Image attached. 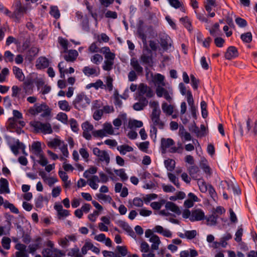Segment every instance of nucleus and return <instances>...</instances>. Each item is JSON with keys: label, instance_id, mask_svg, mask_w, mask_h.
Masks as SVG:
<instances>
[{"label": "nucleus", "instance_id": "nucleus-1", "mask_svg": "<svg viewBox=\"0 0 257 257\" xmlns=\"http://www.w3.org/2000/svg\"><path fill=\"white\" fill-rule=\"evenodd\" d=\"M90 102V99L84 92H81L77 94L72 104L75 108L80 110L86 108L89 105Z\"/></svg>", "mask_w": 257, "mask_h": 257}, {"label": "nucleus", "instance_id": "nucleus-2", "mask_svg": "<svg viewBox=\"0 0 257 257\" xmlns=\"http://www.w3.org/2000/svg\"><path fill=\"white\" fill-rule=\"evenodd\" d=\"M30 125L34 129V132H41L44 134H50L53 133L51 124L49 123H42L39 121L30 122Z\"/></svg>", "mask_w": 257, "mask_h": 257}, {"label": "nucleus", "instance_id": "nucleus-3", "mask_svg": "<svg viewBox=\"0 0 257 257\" xmlns=\"http://www.w3.org/2000/svg\"><path fill=\"white\" fill-rule=\"evenodd\" d=\"M27 9L23 6L20 0L15 2V9L13 13L12 19L17 23L21 22V19L26 12Z\"/></svg>", "mask_w": 257, "mask_h": 257}, {"label": "nucleus", "instance_id": "nucleus-4", "mask_svg": "<svg viewBox=\"0 0 257 257\" xmlns=\"http://www.w3.org/2000/svg\"><path fill=\"white\" fill-rule=\"evenodd\" d=\"M93 153L98 157L100 161L105 162L106 165L109 163L110 157L106 151L100 150L98 148H94L93 149Z\"/></svg>", "mask_w": 257, "mask_h": 257}, {"label": "nucleus", "instance_id": "nucleus-5", "mask_svg": "<svg viewBox=\"0 0 257 257\" xmlns=\"http://www.w3.org/2000/svg\"><path fill=\"white\" fill-rule=\"evenodd\" d=\"M34 79L32 77H28L26 80L24 81L22 87L23 91L24 93L26 94V96L33 94L34 87Z\"/></svg>", "mask_w": 257, "mask_h": 257}, {"label": "nucleus", "instance_id": "nucleus-6", "mask_svg": "<svg viewBox=\"0 0 257 257\" xmlns=\"http://www.w3.org/2000/svg\"><path fill=\"white\" fill-rule=\"evenodd\" d=\"M156 93L158 97H163L167 101L171 102L172 100V98L170 95V92L165 88L162 86H158L156 90Z\"/></svg>", "mask_w": 257, "mask_h": 257}, {"label": "nucleus", "instance_id": "nucleus-7", "mask_svg": "<svg viewBox=\"0 0 257 257\" xmlns=\"http://www.w3.org/2000/svg\"><path fill=\"white\" fill-rule=\"evenodd\" d=\"M63 54V58L67 62H73L78 56V52L75 50H67L66 52H62Z\"/></svg>", "mask_w": 257, "mask_h": 257}, {"label": "nucleus", "instance_id": "nucleus-8", "mask_svg": "<svg viewBox=\"0 0 257 257\" xmlns=\"http://www.w3.org/2000/svg\"><path fill=\"white\" fill-rule=\"evenodd\" d=\"M44 257H61L64 254L56 248H45L42 251Z\"/></svg>", "mask_w": 257, "mask_h": 257}, {"label": "nucleus", "instance_id": "nucleus-9", "mask_svg": "<svg viewBox=\"0 0 257 257\" xmlns=\"http://www.w3.org/2000/svg\"><path fill=\"white\" fill-rule=\"evenodd\" d=\"M42 238L40 236L36 237L34 240L33 243L30 244L28 246V252L30 253H34L42 246Z\"/></svg>", "mask_w": 257, "mask_h": 257}, {"label": "nucleus", "instance_id": "nucleus-10", "mask_svg": "<svg viewBox=\"0 0 257 257\" xmlns=\"http://www.w3.org/2000/svg\"><path fill=\"white\" fill-rule=\"evenodd\" d=\"M76 237L75 235H67L65 237L60 238L58 240L59 244L63 248H66L69 246V240L75 242L76 241Z\"/></svg>", "mask_w": 257, "mask_h": 257}, {"label": "nucleus", "instance_id": "nucleus-11", "mask_svg": "<svg viewBox=\"0 0 257 257\" xmlns=\"http://www.w3.org/2000/svg\"><path fill=\"white\" fill-rule=\"evenodd\" d=\"M161 113L155 114H151L150 117L152 121L151 125L158 127L159 129L162 130L165 126L164 122L160 119Z\"/></svg>", "mask_w": 257, "mask_h": 257}, {"label": "nucleus", "instance_id": "nucleus-12", "mask_svg": "<svg viewBox=\"0 0 257 257\" xmlns=\"http://www.w3.org/2000/svg\"><path fill=\"white\" fill-rule=\"evenodd\" d=\"M160 40V45L164 50H168L169 48L171 46L172 40L168 35L165 34L161 35Z\"/></svg>", "mask_w": 257, "mask_h": 257}, {"label": "nucleus", "instance_id": "nucleus-13", "mask_svg": "<svg viewBox=\"0 0 257 257\" xmlns=\"http://www.w3.org/2000/svg\"><path fill=\"white\" fill-rule=\"evenodd\" d=\"M238 56V52L237 48L234 46H229L228 47L224 57L227 60H231L237 57Z\"/></svg>", "mask_w": 257, "mask_h": 257}, {"label": "nucleus", "instance_id": "nucleus-14", "mask_svg": "<svg viewBox=\"0 0 257 257\" xmlns=\"http://www.w3.org/2000/svg\"><path fill=\"white\" fill-rule=\"evenodd\" d=\"M139 102L133 105V108L137 111L143 110L148 104V101L145 97H139Z\"/></svg>", "mask_w": 257, "mask_h": 257}, {"label": "nucleus", "instance_id": "nucleus-15", "mask_svg": "<svg viewBox=\"0 0 257 257\" xmlns=\"http://www.w3.org/2000/svg\"><path fill=\"white\" fill-rule=\"evenodd\" d=\"M205 215L201 209H196L192 211L190 220L191 221H200L204 219Z\"/></svg>", "mask_w": 257, "mask_h": 257}, {"label": "nucleus", "instance_id": "nucleus-16", "mask_svg": "<svg viewBox=\"0 0 257 257\" xmlns=\"http://www.w3.org/2000/svg\"><path fill=\"white\" fill-rule=\"evenodd\" d=\"M11 149L15 155H17L19 154V149L22 150L23 154L26 155L25 151V145L23 143L20 142L18 140L16 141L15 145L11 146Z\"/></svg>", "mask_w": 257, "mask_h": 257}, {"label": "nucleus", "instance_id": "nucleus-17", "mask_svg": "<svg viewBox=\"0 0 257 257\" xmlns=\"http://www.w3.org/2000/svg\"><path fill=\"white\" fill-rule=\"evenodd\" d=\"M12 96L13 97L17 98L18 99H23L26 97V94L24 91L22 92L21 88H19L17 85H14L12 87Z\"/></svg>", "mask_w": 257, "mask_h": 257}, {"label": "nucleus", "instance_id": "nucleus-18", "mask_svg": "<svg viewBox=\"0 0 257 257\" xmlns=\"http://www.w3.org/2000/svg\"><path fill=\"white\" fill-rule=\"evenodd\" d=\"M82 72L87 76H90L92 75L98 76L100 73L99 68H91L89 66H85L83 68Z\"/></svg>", "mask_w": 257, "mask_h": 257}, {"label": "nucleus", "instance_id": "nucleus-19", "mask_svg": "<svg viewBox=\"0 0 257 257\" xmlns=\"http://www.w3.org/2000/svg\"><path fill=\"white\" fill-rule=\"evenodd\" d=\"M64 62L63 61L60 62L58 65L59 71L60 74V77L61 78H65V74L67 73H73L74 72V69L72 67H70L69 69H64L65 66L64 65Z\"/></svg>", "mask_w": 257, "mask_h": 257}, {"label": "nucleus", "instance_id": "nucleus-20", "mask_svg": "<svg viewBox=\"0 0 257 257\" xmlns=\"http://www.w3.org/2000/svg\"><path fill=\"white\" fill-rule=\"evenodd\" d=\"M49 62L45 57H40L37 61L36 66L38 69H43L49 66Z\"/></svg>", "mask_w": 257, "mask_h": 257}, {"label": "nucleus", "instance_id": "nucleus-21", "mask_svg": "<svg viewBox=\"0 0 257 257\" xmlns=\"http://www.w3.org/2000/svg\"><path fill=\"white\" fill-rule=\"evenodd\" d=\"M31 151L37 156L43 153L41 143L40 142H33L31 146Z\"/></svg>", "mask_w": 257, "mask_h": 257}, {"label": "nucleus", "instance_id": "nucleus-22", "mask_svg": "<svg viewBox=\"0 0 257 257\" xmlns=\"http://www.w3.org/2000/svg\"><path fill=\"white\" fill-rule=\"evenodd\" d=\"M147 50L149 51L150 55L147 56L144 54L141 56V61L143 64H147L150 66H152V55L151 50L147 48Z\"/></svg>", "mask_w": 257, "mask_h": 257}, {"label": "nucleus", "instance_id": "nucleus-23", "mask_svg": "<svg viewBox=\"0 0 257 257\" xmlns=\"http://www.w3.org/2000/svg\"><path fill=\"white\" fill-rule=\"evenodd\" d=\"M199 169L197 166H191L188 169L189 175L194 180L199 179Z\"/></svg>", "mask_w": 257, "mask_h": 257}, {"label": "nucleus", "instance_id": "nucleus-24", "mask_svg": "<svg viewBox=\"0 0 257 257\" xmlns=\"http://www.w3.org/2000/svg\"><path fill=\"white\" fill-rule=\"evenodd\" d=\"M165 207L167 209L180 215L181 213L179 207L172 202H168L166 203Z\"/></svg>", "mask_w": 257, "mask_h": 257}, {"label": "nucleus", "instance_id": "nucleus-25", "mask_svg": "<svg viewBox=\"0 0 257 257\" xmlns=\"http://www.w3.org/2000/svg\"><path fill=\"white\" fill-rule=\"evenodd\" d=\"M150 241L153 242L151 245V248L153 250H157L159 248V245L161 243L159 237L157 235H153L150 238Z\"/></svg>", "mask_w": 257, "mask_h": 257}, {"label": "nucleus", "instance_id": "nucleus-26", "mask_svg": "<svg viewBox=\"0 0 257 257\" xmlns=\"http://www.w3.org/2000/svg\"><path fill=\"white\" fill-rule=\"evenodd\" d=\"M131 65L134 69L138 73H142L143 71V68L140 66L139 61L135 58H133L131 60Z\"/></svg>", "mask_w": 257, "mask_h": 257}, {"label": "nucleus", "instance_id": "nucleus-27", "mask_svg": "<svg viewBox=\"0 0 257 257\" xmlns=\"http://www.w3.org/2000/svg\"><path fill=\"white\" fill-rule=\"evenodd\" d=\"M161 148L164 150H165L167 148H169L175 144L174 141L170 138H162L161 139Z\"/></svg>", "mask_w": 257, "mask_h": 257}, {"label": "nucleus", "instance_id": "nucleus-28", "mask_svg": "<svg viewBox=\"0 0 257 257\" xmlns=\"http://www.w3.org/2000/svg\"><path fill=\"white\" fill-rule=\"evenodd\" d=\"M1 185L0 187V193H9V183L8 180L5 178H1L0 180Z\"/></svg>", "mask_w": 257, "mask_h": 257}, {"label": "nucleus", "instance_id": "nucleus-29", "mask_svg": "<svg viewBox=\"0 0 257 257\" xmlns=\"http://www.w3.org/2000/svg\"><path fill=\"white\" fill-rule=\"evenodd\" d=\"M13 71L15 77L20 81H22L24 80L25 76L22 70L20 68L17 66H14L13 68Z\"/></svg>", "mask_w": 257, "mask_h": 257}, {"label": "nucleus", "instance_id": "nucleus-30", "mask_svg": "<svg viewBox=\"0 0 257 257\" xmlns=\"http://www.w3.org/2000/svg\"><path fill=\"white\" fill-rule=\"evenodd\" d=\"M67 255L70 257H83L77 245H75L74 247L70 249L67 253Z\"/></svg>", "mask_w": 257, "mask_h": 257}, {"label": "nucleus", "instance_id": "nucleus-31", "mask_svg": "<svg viewBox=\"0 0 257 257\" xmlns=\"http://www.w3.org/2000/svg\"><path fill=\"white\" fill-rule=\"evenodd\" d=\"M189 130L192 133H195L197 137H204L203 133L200 131V130L196 125L195 121H193V124L189 127Z\"/></svg>", "mask_w": 257, "mask_h": 257}, {"label": "nucleus", "instance_id": "nucleus-32", "mask_svg": "<svg viewBox=\"0 0 257 257\" xmlns=\"http://www.w3.org/2000/svg\"><path fill=\"white\" fill-rule=\"evenodd\" d=\"M162 108L163 111L167 115H172L173 113L174 107L172 105H169L167 103L164 102L162 104Z\"/></svg>", "mask_w": 257, "mask_h": 257}, {"label": "nucleus", "instance_id": "nucleus-33", "mask_svg": "<svg viewBox=\"0 0 257 257\" xmlns=\"http://www.w3.org/2000/svg\"><path fill=\"white\" fill-rule=\"evenodd\" d=\"M105 86L103 84L102 81L100 79H98L95 83H91L87 85L86 88L89 89L91 87H94L95 89L97 90L98 88H103V87Z\"/></svg>", "mask_w": 257, "mask_h": 257}, {"label": "nucleus", "instance_id": "nucleus-34", "mask_svg": "<svg viewBox=\"0 0 257 257\" xmlns=\"http://www.w3.org/2000/svg\"><path fill=\"white\" fill-rule=\"evenodd\" d=\"M58 104L60 109L62 110L69 111L71 109V106L67 100L59 101Z\"/></svg>", "mask_w": 257, "mask_h": 257}, {"label": "nucleus", "instance_id": "nucleus-35", "mask_svg": "<svg viewBox=\"0 0 257 257\" xmlns=\"http://www.w3.org/2000/svg\"><path fill=\"white\" fill-rule=\"evenodd\" d=\"M100 180L97 176L94 175L89 180L88 184L93 189H97L98 185L96 182H99Z\"/></svg>", "mask_w": 257, "mask_h": 257}, {"label": "nucleus", "instance_id": "nucleus-36", "mask_svg": "<svg viewBox=\"0 0 257 257\" xmlns=\"http://www.w3.org/2000/svg\"><path fill=\"white\" fill-rule=\"evenodd\" d=\"M117 150L122 155H125L126 152L133 151V148L127 145H121L117 147Z\"/></svg>", "mask_w": 257, "mask_h": 257}, {"label": "nucleus", "instance_id": "nucleus-37", "mask_svg": "<svg viewBox=\"0 0 257 257\" xmlns=\"http://www.w3.org/2000/svg\"><path fill=\"white\" fill-rule=\"evenodd\" d=\"M149 87L144 83H141L139 85V89H138V96L139 97H144V95L147 91V89Z\"/></svg>", "mask_w": 257, "mask_h": 257}, {"label": "nucleus", "instance_id": "nucleus-38", "mask_svg": "<svg viewBox=\"0 0 257 257\" xmlns=\"http://www.w3.org/2000/svg\"><path fill=\"white\" fill-rule=\"evenodd\" d=\"M143 123L142 121L134 119L128 121V127L130 128H139L143 126Z\"/></svg>", "mask_w": 257, "mask_h": 257}, {"label": "nucleus", "instance_id": "nucleus-39", "mask_svg": "<svg viewBox=\"0 0 257 257\" xmlns=\"http://www.w3.org/2000/svg\"><path fill=\"white\" fill-rule=\"evenodd\" d=\"M93 247V244L89 241L86 240L84 245L81 248V254L85 255L87 253V251L91 249Z\"/></svg>", "mask_w": 257, "mask_h": 257}, {"label": "nucleus", "instance_id": "nucleus-40", "mask_svg": "<svg viewBox=\"0 0 257 257\" xmlns=\"http://www.w3.org/2000/svg\"><path fill=\"white\" fill-rule=\"evenodd\" d=\"M149 104L150 106L153 109L151 114L161 113V110L159 107L158 102L157 101H150Z\"/></svg>", "mask_w": 257, "mask_h": 257}, {"label": "nucleus", "instance_id": "nucleus-41", "mask_svg": "<svg viewBox=\"0 0 257 257\" xmlns=\"http://www.w3.org/2000/svg\"><path fill=\"white\" fill-rule=\"evenodd\" d=\"M4 206L5 208H9L11 211L14 213L18 214L19 213L18 209L13 204L9 203L8 201H6L4 203Z\"/></svg>", "mask_w": 257, "mask_h": 257}, {"label": "nucleus", "instance_id": "nucleus-42", "mask_svg": "<svg viewBox=\"0 0 257 257\" xmlns=\"http://www.w3.org/2000/svg\"><path fill=\"white\" fill-rule=\"evenodd\" d=\"M241 40L246 43H249L252 41V34L251 32H246L241 35Z\"/></svg>", "mask_w": 257, "mask_h": 257}, {"label": "nucleus", "instance_id": "nucleus-43", "mask_svg": "<svg viewBox=\"0 0 257 257\" xmlns=\"http://www.w3.org/2000/svg\"><path fill=\"white\" fill-rule=\"evenodd\" d=\"M116 249L118 254L120 256H125L128 254V250L126 246H117Z\"/></svg>", "mask_w": 257, "mask_h": 257}, {"label": "nucleus", "instance_id": "nucleus-44", "mask_svg": "<svg viewBox=\"0 0 257 257\" xmlns=\"http://www.w3.org/2000/svg\"><path fill=\"white\" fill-rule=\"evenodd\" d=\"M91 61L96 64H99L103 60V57L98 54H96L92 55L90 58Z\"/></svg>", "mask_w": 257, "mask_h": 257}, {"label": "nucleus", "instance_id": "nucleus-45", "mask_svg": "<svg viewBox=\"0 0 257 257\" xmlns=\"http://www.w3.org/2000/svg\"><path fill=\"white\" fill-rule=\"evenodd\" d=\"M165 167L168 171H172L175 168V161L172 159H168L164 162Z\"/></svg>", "mask_w": 257, "mask_h": 257}, {"label": "nucleus", "instance_id": "nucleus-46", "mask_svg": "<svg viewBox=\"0 0 257 257\" xmlns=\"http://www.w3.org/2000/svg\"><path fill=\"white\" fill-rule=\"evenodd\" d=\"M180 21L182 23V24L186 29L190 31L192 25L188 17L186 16L185 17L180 18Z\"/></svg>", "mask_w": 257, "mask_h": 257}, {"label": "nucleus", "instance_id": "nucleus-47", "mask_svg": "<svg viewBox=\"0 0 257 257\" xmlns=\"http://www.w3.org/2000/svg\"><path fill=\"white\" fill-rule=\"evenodd\" d=\"M50 14L56 19H59L60 16V12L57 6H52L51 7Z\"/></svg>", "mask_w": 257, "mask_h": 257}, {"label": "nucleus", "instance_id": "nucleus-48", "mask_svg": "<svg viewBox=\"0 0 257 257\" xmlns=\"http://www.w3.org/2000/svg\"><path fill=\"white\" fill-rule=\"evenodd\" d=\"M218 218V215L215 213H212L207 218V221L211 225H215L217 224V220Z\"/></svg>", "mask_w": 257, "mask_h": 257}, {"label": "nucleus", "instance_id": "nucleus-49", "mask_svg": "<svg viewBox=\"0 0 257 257\" xmlns=\"http://www.w3.org/2000/svg\"><path fill=\"white\" fill-rule=\"evenodd\" d=\"M115 174L118 176L122 181H126L128 179V177L125 173L123 169H120L114 171Z\"/></svg>", "mask_w": 257, "mask_h": 257}, {"label": "nucleus", "instance_id": "nucleus-50", "mask_svg": "<svg viewBox=\"0 0 257 257\" xmlns=\"http://www.w3.org/2000/svg\"><path fill=\"white\" fill-rule=\"evenodd\" d=\"M168 176L170 180L178 188H180V185L178 178L171 173H168Z\"/></svg>", "mask_w": 257, "mask_h": 257}, {"label": "nucleus", "instance_id": "nucleus-51", "mask_svg": "<svg viewBox=\"0 0 257 257\" xmlns=\"http://www.w3.org/2000/svg\"><path fill=\"white\" fill-rule=\"evenodd\" d=\"M61 141L58 139L55 138L47 143L49 147L54 148L61 146Z\"/></svg>", "mask_w": 257, "mask_h": 257}, {"label": "nucleus", "instance_id": "nucleus-52", "mask_svg": "<svg viewBox=\"0 0 257 257\" xmlns=\"http://www.w3.org/2000/svg\"><path fill=\"white\" fill-rule=\"evenodd\" d=\"M11 240L8 237H4L2 239V245L3 247L6 249H9L10 248V243Z\"/></svg>", "mask_w": 257, "mask_h": 257}, {"label": "nucleus", "instance_id": "nucleus-53", "mask_svg": "<svg viewBox=\"0 0 257 257\" xmlns=\"http://www.w3.org/2000/svg\"><path fill=\"white\" fill-rule=\"evenodd\" d=\"M138 36L142 40L143 44L146 45L147 37L142 29L140 28L138 30Z\"/></svg>", "mask_w": 257, "mask_h": 257}, {"label": "nucleus", "instance_id": "nucleus-54", "mask_svg": "<svg viewBox=\"0 0 257 257\" xmlns=\"http://www.w3.org/2000/svg\"><path fill=\"white\" fill-rule=\"evenodd\" d=\"M114 62L113 61L105 60L104 62V65L102 66V68L105 71H110L112 69V66Z\"/></svg>", "mask_w": 257, "mask_h": 257}, {"label": "nucleus", "instance_id": "nucleus-55", "mask_svg": "<svg viewBox=\"0 0 257 257\" xmlns=\"http://www.w3.org/2000/svg\"><path fill=\"white\" fill-rule=\"evenodd\" d=\"M243 234V229L241 227V225L240 226H239L238 228V229L237 230L236 232H235V237L234 238L236 242H239L241 241V237L242 236Z\"/></svg>", "mask_w": 257, "mask_h": 257}, {"label": "nucleus", "instance_id": "nucleus-56", "mask_svg": "<svg viewBox=\"0 0 257 257\" xmlns=\"http://www.w3.org/2000/svg\"><path fill=\"white\" fill-rule=\"evenodd\" d=\"M191 85L194 90H197L199 83V79H197L193 74L190 75Z\"/></svg>", "mask_w": 257, "mask_h": 257}, {"label": "nucleus", "instance_id": "nucleus-57", "mask_svg": "<svg viewBox=\"0 0 257 257\" xmlns=\"http://www.w3.org/2000/svg\"><path fill=\"white\" fill-rule=\"evenodd\" d=\"M57 119L64 123H67L68 116L65 113L59 112L57 115Z\"/></svg>", "mask_w": 257, "mask_h": 257}, {"label": "nucleus", "instance_id": "nucleus-58", "mask_svg": "<svg viewBox=\"0 0 257 257\" xmlns=\"http://www.w3.org/2000/svg\"><path fill=\"white\" fill-rule=\"evenodd\" d=\"M103 130L105 132V134L106 133L109 135H112L113 134V127L110 123H105L104 124V129Z\"/></svg>", "mask_w": 257, "mask_h": 257}, {"label": "nucleus", "instance_id": "nucleus-59", "mask_svg": "<svg viewBox=\"0 0 257 257\" xmlns=\"http://www.w3.org/2000/svg\"><path fill=\"white\" fill-rule=\"evenodd\" d=\"M69 123L72 130L74 132H77L79 128L77 121L74 118H71L69 120Z\"/></svg>", "mask_w": 257, "mask_h": 257}, {"label": "nucleus", "instance_id": "nucleus-60", "mask_svg": "<svg viewBox=\"0 0 257 257\" xmlns=\"http://www.w3.org/2000/svg\"><path fill=\"white\" fill-rule=\"evenodd\" d=\"M82 128L85 132H91L93 129V126L89 122L85 121L82 123Z\"/></svg>", "mask_w": 257, "mask_h": 257}, {"label": "nucleus", "instance_id": "nucleus-61", "mask_svg": "<svg viewBox=\"0 0 257 257\" xmlns=\"http://www.w3.org/2000/svg\"><path fill=\"white\" fill-rule=\"evenodd\" d=\"M59 43L60 45L63 47L64 52H66L68 49V42L67 39L62 37L59 38Z\"/></svg>", "mask_w": 257, "mask_h": 257}, {"label": "nucleus", "instance_id": "nucleus-62", "mask_svg": "<svg viewBox=\"0 0 257 257\" xmlns=\"http://www.w3.org/2000/svg\"><path fill=\"white\" fill-rule=\"evenodd\" d=\"M236 24L240 27L244 28L247 26L246 21L241 18H237L235 20Z\"/></svg>", "mask_w": 257, "mask_h": 257}, {"label": "nucleus", "instance_id": "nucleus-63", "mask_svg": "<svg viewBox=\"0 0 257 257\" xmlns=\"http://www.w3.org/2000/svg\"><path fill=\"white\" fill-rule=\"evenodd\" d=\"M158 197V195L156 194H149L146 195V196L144 197L143 200L145 203H148L152 200L155 199Z\"/></svg>", "mask_w": 257, "mask_h": 257}, {"label": "nucleus", "instance_id": "nucleus-64", "mask_svg": "<svg viewBox=\"0 0 257 257\" xmlns=\"http://www.w3.org/2000/svg\"><path fill=\"white\" fill-rule=\"evenodd\" d=\"M81 26L82 29L86 31H88L89 30V20L88 18L85 16L81 22Z\"/></svg>", "mask_w": 257, "mask_h": 257}]
</instances>
